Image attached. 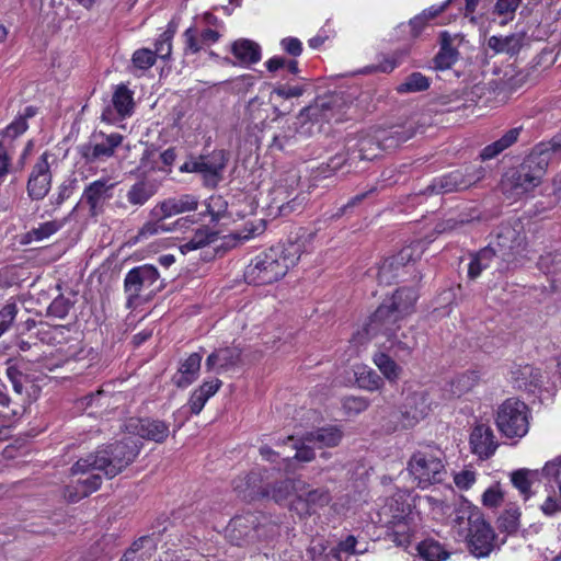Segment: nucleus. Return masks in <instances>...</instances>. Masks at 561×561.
<instances>
[{
  "label": "nucleus",
  "mask_w": 561,
  "mask_h": 561,
  "mask_svg": "<svg viewBox=\"0 0 561 561\" xmlns=\"http://www.w3.org/2000/svg\"><path fill=\"white\" fill-rule=\"evenodd\" d=\"M301 489L293 502V508L300 515H312L332 500L330 491L324 486L313 489L304 481Z\"/></svg>",
  "instance_id": "a211bd4d"
},
{
  "label": "nucleus",
  "mask_w": 561,
  "mask_h": 561,
  "mask_svg": "<svg viewBox=\"0 0 561 561\" xmlns=\"http://www.w3.org/2000/svg\"><path fill=\"white\" fill-rule=\"evenodd\" d=\"M5 375L9 379L15 394L22 397L26 390V385L32 382L28 374V363L24 358H9L5 362Z\"/></svg>",
  "instance_id": "c85d7f7f"
},
{
  "label": "nucleus",
  "mask_w": 561,
  "mask_h": 561,
  "mask_svg": "<svg viewBox=\"0 0 561 561\" xmlns=\"http://www.w3.org/2000/svg\"><path fill=\"white\" fill-rule=\"evenodd\" d=\"M496 261V267L499 266V256L493 245H488L473 254L468 266V277L470 279L478 278L481 273L491 266L492 261Z\"/></svg>",
  "instance_id": "c9c22d12"
},
{
  "label": "nucleus",
  "mask_w": 561,
  "mask_h": 561,
  "mask_svg": "<svg viewBox=\"0 0 561 561\" xmlns=\"http://www.w3.org/2000/svg\"><path fill=\"white\" fill-rule=\"evenodd\" d=\"M478 382V375L474 371L463 373L450 381V392L455 397H461L470 391Z\"/></svg>",
  "instance_id": "3c124183"
},
{
  "label": "nucleus",
  "mask_w": 561,
  "mask_h": 561,
  "mask_svg": "<svg viewBox=\"0 0 561 561\" xmlns=\"http://www.w3.org/2000/svg\"><path fill=\"white\" fill-rule=\"evenodd\" d=\"M241 362V350L237 346H227L215 350L206 358L205 366L208 371L221 374L236 368Z\"/></svg>",
  "instance_id": "a878e982"
},
{
  "label": "nucleus",
  "mask_w": 561,
  "mask_h": 561,
  "mask_svg": "<svg viewBox=\"0 0 561 561\" xmlns=\"http://www.w3.org/2000/svg\"><path fill=\"white\" fill-rule=\"evenodd\" d=\"M342 437V431L335 426L322 427L317 431L306 433V440L313 443V445L319 448L335 447L340 444Z\"/></svg>",
  "instance_id": "4c0bfd02"
},
{
  "label": "nucleus",
  "mask_w": 561,
  "mask_h": 561,
  "mask_svg": "<svg viewBox=\"0 0 561 561\" xmlns=\"http://www.w3.org/2000/svg\"><path fill=\"white\" fill-rule=\"evenodd\" d=\"M522 1L523 0H496L493 13L503 18L500 22L501 25H505L514 19L515 12Z\"/></svg>",
  "instance_id": "5fc2aeb1"
},
{
  "label": "nucleus",
  "mask_w": 561,
  "mask_h": 561,
  "mask_svg": "<svg viewBox=\"0 0 561 561\" xmlns=\"http://www.w3.org/2000/svg\"><path fill=\"white\" fill-rule=\"evenodd\" d=\"M431 80L421 72H412L400 83L397 91L403 93L422 92L430 88Z\"/></svg>",
  "instance_id": "de8ad7c7"
},
{
  "label": "nucleus",
  "mask_w": 561,
  "mask_h": 561,
  "mask_svg": "<svg viewBox=\"0 0 561 561\" xmlns=\"http://www.w3.org/2000/svg\"><path fill=\"white\" fill-rule=\"evenodd\" d=\"M529 417L530 411L525 402L508 398L497 407L495 425L504 437L519 439L529 431Z\"/></svg>",
  "instance_id": "9b49d317"
},
{
  "label": "nucleus",
  "mask_w": 561,
  "mask_h": 561,
  "mask_svg": "<svg viewBox=\"0 0 561 561\" xmlns=\"http://www.w3.org/2000/svg\"><path fill=\"white\" fill-rule=\"evenodd\" d=\"M157 193V186L150 181H138L130 186L126 194L128 203L133 206H142Z\"/></svg>",
  "instance_id": "a19ab883"
},
{
  "label": "nucleus",
  "mask_w": 561,
  "mask_h": 561,
  "mask_svg": "<svg viewBox=\"0 0 561 561\" xmlns=\"http://www.w3.org/2000/svg\"><path fill=\"white\" fill-rule=\"evenodd\" d=\"M51 173L48 153L44 152L36 161L27 181V194L33 201L43 199L49 192Z\"/></svg>",
  "instance_id": "aec40b11"
},
{
  "label": "nucleus",
  "mask_w": 561,
  "mask_h": 561,
  "mask_svg": "<svg viewBox=\"0 0 561 561\" xmlns=\"http://www.w3.org/2000/svg\"><path fill=\"white\" fill-rule=\"evenodd\" d=\"M523 130L522 126L506 130L501 138L485 146L479 157L482 161L491 160L501 154L504 150L512 147L517 140Z\"/></svg>",
  "instance_id": "72a5a7b5"
},
{
  "label": "nucleus",
  "mask_w": 561,
  "mask_h": 561,
  "mask_svg": "<svg viewBox=\"0 0 561 561\" xmlns=\"http://www.w3.org/2000/svg\"><path fill=\"white\" fill-rule=\"evenodd\" d=\"M471 451L481 459L490 458L499 447L493 430L485 424H478L470 434Z\"/></svg>",
  "instance_id": "393cba45"
},
{
  "label": "nucleus",
  "mask_w": 561,
  "mask_h": 561,
  "mask_svg": "<svg viewBox=\"0 0 561 561\" xmlns=\"http://www.w3.org/2000/svg\"><path fill=\"white\" fill-rule=\"evenodd\" d=\"M499 256L497 272L504 273L516 267L518 257L527 247L526 231L519 219L503 222L499 226L496 240L491 243Z\"/></svg>",
  "instance_id": "423d86ee"
},
{
  "label": "nucleus",
  "mask_w": 561,
  "mask_h": 561,
  "mask_svg": "<svg viewBox=\"0 0 561 561\" xmlns=\"http://www.w3.org/2000/svg\"><path fill=\"white\" fill-rule=\"evenodd\" d=\"M344 96L341 93H331L318 96L314 102L306 108L310 119L316 122H336L342 119Z\"/></svg>",
  "instance_id": "dca6fc26"
},
{
  "label": "nucleus",
  "mask_w": 561,
  "mask_h": 561,
  "mask_svg": "<svg viewBox=\"0 0 561 561\" xmlns=\"http://www.w3.org/2000/svg\"><path fill=\"white\" fill-rule=\"evenodd\" d=\"M73 306L70 299L59 295L56 297L47 308V316L64 319L69 313V310Z\"/></svg>",
  "instance_id": "13d9d810"
},
{
  "label": "nucleus",
  "mask_w": 561,
  "mask_h": 561,
  "mask_svg": "<svg viewBox=\"0 0 561 561\" xmlns=\"http://www.w3.org/2000/svg\"><path fill=\"white\" fill-rule=\"evenodd\" d=\"M19 308L15 302H8L0 309V336L13 324Z\"/></svg>",
  "instance_id": "680f3d73"
},
{
  "label": "nucleus",
  "mask_w": 561,
  "mask_h": 561,
  "mask_svg": "<svg viewBox=\"0 0 561 561\" xmlns=\"http://www.w3.org/2000/svg\"><path fill=\"white\" fill-rule=\"evenodd\" d=\"M198 199L192 194H183L167 198L157 204L150 211L151 217L169 218L182 213L196 210Z\"/></svg>",
  "instance_id": "5701e85b"
},
{
  "label": "nucleus",
  "mask_w": 561,
  "mask_h": 561,
  "mask_svg": "<svg viewBox=\"0 0 561 561\" xmlns=\"http://www.w3.org/2000/svg\"><path fill=\"white\" fill-rule=\"evenodd\" d=\"M524 38V33H514L504 37L493 35L488 39V46L496 54H508L513 56L520 50Z\"/></svg>",
  "instance_id": "f704fd0d"
},
{
  "label": "nucleus",
  "mask_w": 561,
  "mask_h": 561,
  "mask_svg": "<svg viewBox=\"0 0 561 561\" xmlns=\"http://www.w3.org/2000/svg\"><path fill=\"white\" fill-rule=\"evenodd\" d=\"M278 525L262 513L247 512L234 516L228 525V537L236 546L268 540L278 535Z\"/></svg>",
  "instance_id": "20e7f679"
},
{
  "label": "nucleus",
  "mask_w": 561,
  "mask_h": 561,
  "mask_svg": "<svg viewBox=\"0 0 561 561\" xmlns=\"http://www.w3.org/2000/svg\"><path fill=\"white\" fill-rule=\"evenodd\" d=\"M231 53L242 66H251L261 60V47L254 41L239 38L231 45Z\"/></svg>",
  "instance_id": "473e14b6"
},
{
  "label": "nucleus",
  "mask_w": 561,
  "mask_h": 561,
  "mask_svg": "<svg viewBox=\"0 0 561 561\" xmlns=\"http://www.w3.org/2000/svg\"><path fill=\"white\" fill-rule=\"evenodd\" d=\"M358 540L353 535H348L345 539L341 540L337 548L339 554L345 552L348 554H363L368 551V542L362 541L363 549H357Z\"/></svg>",
  "instance_id": "0e129e2a"
},
{
  "label": "nucleus",
  "mask_w": 561,
  "mask_h": 561,
  "mask_svg": "<svg viewBox=\"0 0 561 561\" xmlns=\"http://www.w3.org/2000/svg\"><path fill=\"white\" fill-rule=\"evenodd\" d=\"M67 221L68 217L42 222L38 225V227L32 228L25 237L28 239V241H42L59 231L67 224Z\"/></svg>",
  "instance_id": "37998d69"
},
{
  "label": "nucleus",
  "mask_w": 561,
  "mask_h": 561,
  "mask_svg": "<svg viewBox=\"0 0 561 561\" xmlns=\"http://www.w3.org/2000/svg\"><path fill=\"white\" fill-rule=\"evenodd\" d=\"M152 220L146 222L139 230V237L148 238L172 229L163 224L165 218L151 217Z\"/></svg>",
  "instance_id": "69168bd1"
},
{
  "label": "nucleus",
  "mask_w": 561,
  "mask_h": 561,
  "mask_svg": "<svg viewBox=\"0 0 561 561\" xmlns=\"http://www.w3.org/2000/svg\"><path fill=\"white\" fill-rule=\"evenodd\" d=\"M354 376L357 386L366 391H376L383 386V379L366 365L356 366Z\"/></svg>",
  "instance_id": "79ce46f5"
},
{
  "label": "nucleus",
  "mask_w": 561,
  "mask_h": 561,
  "mask_svg": "<svg viewBox=\"0 0 561 561\" xmlns=\"http://www.w3.org/2000/svg\"><path fill=\"white\" fill-rule=\"evenodd\" d=\"M428 407L425 404L421 394L413 393L405 399L404 410L400 414L394 412L392 416L400 420V423L386 425L387 432H396L399 428H409L414 426L427 414Z\"/></svg>",
  "instance_id": "6ab92c4d"
},
{
  "label": "nucleus",
  "mask_w": 561,
  "mask_h": 561,
  "mask_svg": "<svg viewBox=\"0 0 561 561\" xmlns=\"http://www.w3.org/2000/svg\"><path fill=\"white\" fill-rule=\"evenodd\" d=\"M102 484V476L100 473H91L85 479H79L77 481V492L80 497H85L89 494L100 489Z\"/></svg>",
  "instance_id": "4d7b16f0"
},
{
  "label": "nucleus",
  "mask_w": 561,
  "mask_h": 561,
  "mask_svg": "<svg viewBox=\"0 0 561 561\" xmlns=\"http://www.w3.org/2000/svg\"><path fill=\"white\" fill-rule=\"evenodd\" d=\"M221 385V380L216 378L211 381L203 382V385L195 389L188 400L191 413L199 414L207 400L219 390Z\"/></svg>",
  "instance_id": "e433bc0d"
},
{
  "label": "nucleus",
  "mask_w": 561,
  "mask_h": 561,
  "mask_svg": "<svg viewBox=\"0 0 561 561\" xmlns=\"http://www.w3.org/2000/svg\"><path fill=\"white\" fill-rule=\"evenodd\" d=\"M485 175V169L481 165H468L457 169L432 181L422 194H448L467 190L478 183Z\"/></svg>",
  "instance_id": "ddd939ff"
},
{
  "label": "nucleus",
  "mask_w": 561,
  "mask_h": 561,
  "mask_svg": "<svg viewBox=\"0 0 561 561\" xmlns=\"http://www.w3.org/2000/svg\"><path fill=\"white\" fill-rule=\"evenodd\" d=\"M218 239V233L210 231L208 228H201L196 230L194 236L183 244H181L180 250L183 254L188 253L190 251L203 248Z\"/></svg>",
  "instance_id": "a18cd8bd"
},
{
  "label": "nucleus",
  "mask_w": 561,
  "mask_h": 561,
  "mask_svg": "<svg viewBox=\"0 0 561 561\" xmlns=\"http://www.w3.org/2000/svg\"><path fill=\"white\" fill-rule=\"evenodd\" d=\"M312 445L313 443L306 440V434L300 439L295 440L293 448L296 449V453L293 459L302 462H309L313 460L316 455Z\"/></svg>",
  "instance_id": "052dcab7"
},
{
  "label": "nucleus",
  "mask_w": 561,
  "mask_h": 561,
  "mask_svg": "<svg viewBox=\"0 0 561 561\" xmlns=\"http://www.w3.org/2000/svg\"><path fill=\"white\" fill-rule=\"evenodd\" d=\"M541 154L542 151L533 148L518 167L505 174L501 183L505 195L518 198L531 192L541 183L549 165L546 156Z\"/></svg>",
  "instance_id": "7ed1b4c3"
},
{
  "label": "nucleus",
  "mask_w": 561,
  "mask_h": 561,
  "mask_svg": "<svg viewBox=\"0 0 561 561\" xmlns=\"http://www.w3.org/2000/svg\"><path fill=\"white\" fill-rule=\"evenodd\" d=\"M160 274L156 266L144 264L133 267L124 278V291L126 294V307L131 309L141 301L152 298L163 288L162 283L158 284Z\"/></svg>",
  "instance_id": "0eeeda50"
},
{
  "label": "nucleus",
  "mask_w": 561,
  "mask_h": 561,
  "mask_svg": "<svg viewBox=\"0 0 561 561\" xmlns=\"http://www.w3.org/2000/svg\"><path fill=\"white\" fill-rule=\"evenodd\" d=\"M122 141L123 136L118 133H93L87 142L77 147V151L85 163H96L113 157Z\"/></svg>",
  "instance_id": "4468645a"
},
{
  "label": "nucleus",
  "mask_w": 561,
  "mask_h": 561,
  "mask_svg": "<svg viewBox=\"0 0 561 561\" xmlns=\"http://www.w3.org/2000/svg\"><path fill=\"white\" fill-rule=\"evenodd\" d=\"M202 364V355L199 353H192L181 362L178 371L172 377V382L178 388H187L199 376Z\"/></svg>",
  "instance_id": "c756f323"
},
{
  "label": "nucleus",
  "mask_w": 561,
  "mask_h": 561,
  "mask_svg": "<svg viewBox=\"0 0 561 561\" xmlns=\"http://www.w3.org/2000/svg\"><path fill=\"white\" fill-rule=\"evenodd\" d=\"M185 39V53L196 54L198 53L205 44L201 43V35L198 34V30L195 27H188L184 32Z\"/></svg>",
  "instance_id": "774afa93"
},
{
  "label": "nucleus",
  "mask_w": 561,
  "mask_h": 561,
  "mask_svg": "<svg viewBox=\"0 0 561 561\" xmlns=\"http://www.w3.org/2000/svg\"><path fill=\"white\" fill-rule=\"evenodd\" d=\"M465 518H467L469 526L467 545L470 553L477 558L488 557L497 547L493 528L477 510L463 511L462 515L458 516L456 520L460 524Z\"/></svg>",
  "instance_id": "f8f14e48"
},
{
  "label": "nucleus",
  "mask_w": 561,
  "mask_h": 561,
  "mask_svg": "<svg viewBox=\"0 0 561 561\" xmlns=\"http://www.w3.org/2000/svg\"><path fill=\"white\" fill-rule=\"evenodd\" d=\"M373 362L387 380L396 382L399 379L402 368L394 362L391 353L380 347L374 354Z\"/></svg>",
  "instance_id": "58836bf2"
},
{
  "label": "nucleus",
  "mask_w": 561,
  "mask_h": 561,
  "mask_svg": "<svg viewBox=\"0 0 561 561\" xmlns=\"http://www.w3.org/2000/svg\"><path fill=\"white\" fill-rule=\"evenodd\" d=\"M520 512L517 507H510L499 517V528L507 534H514L519 528Z\"/></svg>",
  "instance_id": "6e6d98bb"
},
{
  "label": "nucleus",
  "mask_w": 561,
  "mask_h": 561,
  "mask_svg": "<svg viewBox=\"0 0 561 561\" xmlns=\"http://www.w3.org/2000/svg\"><path fill=\"white\" fill-rule=\"evenodd\" d=\"M538 267L545 273L553 276L561 275V251L548 252L538 260Z\"/></svg>",
  "instance_id": "864d4df0"
},
{
  "label": "nucleus",
  "mask_w": 561,
  "mask_h": 561,
  "mask_svg": "<svg viewBox=\"0 0 561 561\" xmlns=\"http://www.w3.org/2000/svg\"><path fill=\"white\" fill-rule=\"evenodd\" d=\"M125 427L129 434L156 443H163L170 434V426L167 422L150 417H130Z\"/></svg>",
  "instance_id": "f3484780"
},
{
  "label": "nucleus",
  "mask_w": 561,
  "mask_h": 561,
  "mask_svg": "<svg viewBox=\"0 0 561 561\" xmlns=\"http://www.w3.org/2000/svg\"><path fill=\"white\" fill-rule=\"evenodd\" d=\"M402 267L392 256L385 259L378 266L377 279L381 285H391L400 275Z\"/></svg>",
  "instance_id": "8fccbe9b"
},
{
  "label": "nucleus",
  "mask_w": 561,
  "mask_h": 561,
  "mask_svg": "<svg viewBox=\"0 0 561 561\" xmlns=\"http://www.w3.org/2000/svg\"><path fill=\"white\" fill-rule=\"evenodd\" d=\"M543 473L552 494H549L540 508L545 515L551 516L561 511V456L547 462Z\"/></svg>",
  "instance_id": "412c9836"
},
{
  "label": "nucleus",
  "mask_w": 561,
  "mask_h": 561,
  "mask_svg": "<svg viewBox=\"0 0 561 561\" xmlns=\"http://www.w3.org/2000/svg\"><path fill=\"white\" fill-rule=\"evenodd\" d=\"M115 184L107 179L93 181L85 186L80 202L75 206L70 216L81 206H88L89 215L98 217L104 213L105 205L113 198Z\"/></svg>",
  "instance_id": "2eb2a0df"
},
{
  "label": "nucleus",
  "mask_w": 561,
  "mask_h": 561,
  "mask_svg": "<svg viewBox=\"0 0 561 561\" xmlns=\"http://www.w3.org/2000/svg\"><path fill=\"white\" fill-rule=\"evenodd\" d=\"M423 253V243L421 241H414L407 247H403L397 254L392 255L394 262H397L402 268L409 263L421 259Z\"/></svg>",
  "instance_id": "603ef678"
},
{
  "label": "nucleus",
  "mask_w": 561,
  "mask_h": 561,
  "mask_svg": "<svg viewBox=\"0 0 561 561\" xmlns=\"http://www.w3.org/2000/svg\"><path fill=\"white\" fill-rule=\"evenodd\" d=\"M440 47L433 59L434 68L437 70L450 69L459 58V51L453 46V36L444 31L440 33Z\"/></svg>",
  "instance_id": "2f4dec72"
},
{
  "label": "nucleus",
  "mask_w": 561,
  "mask_h": 561,
  "mask_svg": "<svg viewBox=\"0 0 561 561\" xmlns=\"http://www.w3.org/2000/svg\"><path fill=\"white\" fill-rule=\"evenodd\" d=\"M514 388L534 392L542 383V374L539 368L530 364H514L510 371Z\"/></svg>",
  "instance_id": "bb28decb"
},
{
  "label": "nucleus",
  "mask_w": 561,
  "mask_h": 561,
  "mask_svg": "<svg viewBox=\"0 0 561 561\" xmlns=\"http://www.w3.org/2000/svg\"><path fill=\"white\" fill-rule=\"evenodd\" d=\"M342 407L347 415H357L369 407V400L365 397L348 396L342 401Z\"/></svg>",
  "instance_id": "bf43d9fd"
},
{
  "label": "nucleus",
  "mask_w": 561,
  "mask_h": 561,
  "mask_svg": "<svg viewBox=\"0 0 561 561\" xmlns=\"http://www.w3.org/2000/svg\"><path fill=\"white\" fill-rule=\"evenodd\" d=\"M408 470L421 489L444 483L448 476L439 449L415 451L408 462Z\"/></svg>",
  "instance_id": "1a4fd4ad"
},
{
  "label": "nucleus",
  "mask_w": 561,
  "mask_h": 561,
  "mask_svg": "<svg viewBox=\"0 0 561 561\" xmlns=\"http://www.w3.org/2000/svg\"><path fill=\"white\" fill-rule=\"evenodd\" d=\"M417 551L425 561H443L449 556L447 550L437 541L427 539L419 543Z\"/></svg>",
  "instance_id": "49530a36"
},
{
  "label": "nucleus",
  "mask_w": 561,
  "mask_h": 561,
  "mask_svg": "<svg viewBox=\"0 0 561 561\" xmlns=\"http://www.w3.org/2000/svg\"><path fill=\"white\" fill-rule=\"evenodd\" d=\"M37 108L35 106H26L23 112L14 118L4 129L0 130V148L9 152L14 150V141L18 137L23 135L28 128L27 119L36 115Z\"/></svg>",
  "instance_id": "b1692460"
},
{
  "label": "nucleus",
  "mask_w": 561,
  "mask_h": 561,
  "mask_svg": "<svg viewBox=\"0 0 561 561\" xmlns=\"http://www.w3.org/2000/svg\"><path fill=\"white\" fill-rule=\"evenodd\" d=\"M545 468L542 469V472L536 470H529V469H519L514 471L511 474V481L513 485L519 491V493L523 495L524 500H528L533 492L531 486L536 481H540V477L545 480V486L547 491V496L549 494H552V491L550 486L548 485V480L545 477ZM548 497H546L547 500Z\"/></svg>",
  "instance_id": "7c9ffc66"
},
{
  "label": "nucleus",
  "mask_w": 561,
  "mask_h": 561,
  "mask_svg": "<svg viewBox=\"0 0 561 561\" xmlns=\"http://www.w3.org/2000/svg\"><path fill=\"white\" fill-rule=\"evenodd\" d=\"M301 488H304V480L285 479L273 484L271 496L276 503L282 504L286 502L291 494H295L297 499L299 491L302 490Z\"/></svg>",
  "instance_id": "ea45409f"
},
{
  "label": "nucleus",
  "mask_w": 561,
  "mask_h": 561,
  "mask_svg": "<svg viewBox=\"0 0 561 561\" xmlns=\"http://www.w3.org/2000/svg\"><path fill=\"white\" fill-rule=\"evenodd\" d=\"M536 150L542 151L541 156H546V160L550 163L553 156L561 150V131L557 134L550 141L540 142L534 147Z\"/></svg>",
  "instance_id": "338daca9"
},
{
  "label": "nucleus",
  "mask_w": 561,
  "mask_h": 561,
  "mask_svg": "<svg viewBox=\"0 0 561 561\" xmlns=\"http://www.w3.org/2000/svg\"><path fill=\"white\" fill-rule=\"evenodd\" d=\"M302 243L287 242L259 253L247 266L244 277L249 284L262 286L283 278L299 261Z\"/></svg>",
  "instance_id": "f03ea898"
},
{
  "label": "nucleus",
  "mask_w": 561,
  "mask_h": 561,
  "mask_svg": "<svg viewBox=\"0 0 561 561\" xmlns=\"http://www.w3.org/2000/svg\"><path fill=\"white\" fill-rule=\"evenodd\" d=\"M416 133L412 124L409 126H397L378 135H358L354 145L356 150L360 152L368 161L374 160L382 150L397 148L400 144L411 139Z\"/></svg>",
  "instance_id": "9d476101"
},
{
  "label": "nucleus",
  "mask_w": 561,
  "mask_h": 561,
  "mask_svg": "<svg viewBox=\"0 0 561 561\" xmlns=\"http://www.w3.org/2000/svg\"><path fill=\"white\" fill-rule=\"evenodd\" d=\"M419 293L414 287H402L385 299L383 302L369 317V328L373 332L380 329H391L407 316L414 312Z\"/></svg>",
  "instance_id": "39448f33"
},
{
  "label": "nucleus",
  "mask_w": 561,
  "mask_h": 561,
  "mask_svg": "<svg viewBox=\"0 0 561 561\" xmlns=\"http://www.w3.org/2000/svg\"><path fill=\"white\" fill-rule=\"evenodd\" d=\"M131 61L135 68L147 70L154 65L156 54L150 49L141 48L133 54Z\"/></svg>",
  "instance_id": "e2e57ef3"
},
{
  "label": "nucleus",
  "mask_w": 561,
  "mask_h": 561,
  "mask_svg": "<svg viewBox=\"0 0 561 561\" xmlns=\"http://www.w3.org/2000/svg\"><path fill=\"white\" fill-rule=\"evenodd\" d=\"M139 450V442L133 436H127L98 447L94 453L73 463L70 471L73 476L99 471L107 479H113L134 462Z\"/></svg>",
  "instance_id": "f257e3e1"
},
{
  "label": "nucleus",
  "mask_w": 561,
  "mask_h": 561,
  "mask_svg": "<svg viewBox=\"0 0 561 561\" xmlns=\"http://www.w3.org/2000/svg\"><path fill=\"white\" fill-rule=\"evenodd\" d=\"M261 483V474L252 471L236 478L232 481V488L242 500L253 501L260 496L270 495V492H264Z\"/></svg>",
  "instance_id": "cd10ccee"
},
{
  "label": "nucleus",
  "mask_w": 561,
  "mask_h": 561,
  "mask_svg": "<svg viewBox=\"0 0 561 561\" xmlns=\"http://www.w3.org/2000/svg\"><path fill=\"white\" fill-rule=\"evenodd\" d=\"M399 325L392 324L391 329H380L373 332L369 328V320L364 324L362 331L354 334L353 340L357 344H364L370 339L382 334L387 339L380 345L381 348L392 354L399 360L408 359L417 345L416 336L412 328L399 332Z\"/></svg>",
  "instance_id": "6e6552de"
},
{
  "label": "nucleus",
  "mask_w": 561,
  "mask_h": 561,
  "mask_svg": "<svg viewBox=\"0 0 561 561\" xmlns=\"http://www.w3.org/2000/svg\"><path fill=\"white\" fill-rule=\"evenodd\" d=\"M229 161V153L226 150H214L208 154L198 158L199 173L203 174L205 184L216 187L222 180V172Z\"/></svg>",
  "instance_id": "4be33fe9"
},
{
  "label": "nucleus",
  "mask_w": 561,
  "mask_h": 561,
  "mask_svg": "<svg viewBox=\"0 0 561 561\" xmlns=\"http://www.w3.org/2000/svg\"><path fill=\"white\" fill-rule=\"evenodd\" d=\"M347 165V158L343 151L331 157L327 163H322L314 171V179H328L335 174L343 167Z\"/></svg>",
  "instance_id": "09e8293b"
},
{
  "label": "nucleus",
  "mask_w": 561,
  "mask_h": 561,
  "mask_svg": "<svg viewBox=\"0 0 561 561\" xmlns=\"http://www.w3.org/2000/svg\"><path fill=\"white\" fill-rule=\"evenodd\" d=\"M112 103L121 117L129 116L134 108L131 91L124 84L118 85L113 94Z\"/></svg>",
  "instance_id": "c03bdc74"
}]
</instances>
